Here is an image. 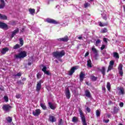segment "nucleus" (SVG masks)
<instances>
[{
	"label": "nucleus",
	"instance_id": "obj_41",
	"mask_svg": "<svg viewBox=\"0 0 125 125\" xmlns=\"http://www.w3.org/2000/svg\"><path fill=\"white\" fill-rule=\"evenodd\" d=\"M91 79L92 81H96L97 80V78L95 77V76H91Z\"/></svg>",
	"mask_w": 125,
	"mask_h": 125
},
{
	"label": "nucleus",
	"instance_id": "obj_18",
	"mask_svg": "<svg viewBox=\"0 0 125 125\" xmlns=\"http://www.w3.org/2000/svg\"><path fill=\"white\" fill-rule=\"evenodd\" d=\"M117 89H118V90H119V94H124V92H125V89H124V88L123 87H118Z\"/></svg>",
	"mask_w": 125,
	"mask_h": 125
},
{
	"label": "nucleus",
	"instance_id": "obj_45",
	"mask_svg": "<svg viewBox=\"0 0 125 125\" xmlns=\"http://www.w3.org/2000/svg\"><path fill=\"white\" fill-rule=\"evenodd\" d=\"M103 122H104L105 123H109V119H107V120L104 119Z\"/></svg>",
	"mask_w": 125,
	"mask_h": 125
},
{
	"label": "nucleus",
	"instance_id": "obj_48",
	"mask_svg": "<svg viewBox=\"0 0 125 125\" xmlns=\"http://www.w3.org/2000/svg\"><path fill=\"white\" fill-rule=\"evenodd\" d=\"M89 54V52H87L85 54V57H86V56H88Z\"/></svg>",
	"mask_w": 125,
	"mask_h": 125
},
{
	"label": "nucleus",
	"instance_id": "obj_28",
	"mask_svg": "<svg viewBox=\"0 0 125 125\" xmlns=\"http://www.w3.org/2000/svg\"><path fill=\"white\" fill-rule=\"evenodd\" d=\"M41 106L43 110H46V105H45V104L41 103Z\"/></svg>",
	"mask_w": 125,
	"mask_h": 125
},
{
	"label": "nucleus",
	"instance_id": "obj_16",
	"mask_svg": "<svg viewBox=\"0 0 125 125\" xmlns=\"http://www.w3.org/2000/svg\"><path fill=\"white\" fill-rule=\"evenodd\" d=\"M48 105L50 109H52V110H55V108H56V106H55V105L53 104L51 102L48 103Z\"/></svg>",
	"mask_w": 125,
	"mask_h": 125
},
{
	"label": "nucleus",
	"instance_id": "obj_9",
	"mask_svg": "<svg viewBox=\"0 0 125 125\" xmlns=\"http://www.w3.org/2000/svg\"><path fill=\"white\" fill-rule=\"evenodd\" d=\"M0 28L1 29H4L5 30H7L8 27H7V24L4 22H1L0 21Z\"/></svg>",
	"mask_w": 125,
	"mask_h": 125
},
{
	"label": "nucleus",
	"instance_id": "obj_40",
	"mask_svg": "<svg viewBox=\"0 0 125 125\" xmlns=\"http://www.w3.org/2000/svg\"><path fill=\"white\" fill-rule=\"evenodd\" d=\"M4 99L6 102H8V97L7 96H4Z\"/></svg>",
	"mask_w": 125,
	"mask_h": 125
},
{
	"label": "nucleus",
	"instance_id": "obj_2",
	"mask_svg": "<svg viewBox=\"0 0 125 125\" xmlns=\"http://www.w3.org/2000/svg\"><path fill=\"white\" fill-rule=\"evenodd\" d=\"M26 56H27V52L23 51H21L18 54L15 55L14 57L18 59H21L22 58H24Z\"/></svg>",
	"mask_w": 125,
	"mask_h": 125
},
{
	"label": "nucleus",
	"instance_id": "obj_53",
	"mask_svg": "<svg viewBox=\"0 0 125 125\" xmlns=\"http://www.w3.org/2000/svg\"><path fill=\"white\" fill-rule=\"evenodd\" d=\"M62 122V119H61L60 122H59V124L60 125H61V123Z\"/></svg>",
	"mask_w": 125,
	"mask_h": 125
},
{
	"label": "nucleus",
	"instance_id": "obj_37",
	"mask_svg": "<svg viewBox=\"0 0 125 125\" xmlns=\"http://www.w3.org/2000/svg\"><path fill=\"white\" fill-rule=\"evenodd\" d=\"M20 45L18 44H17L14 46L13 49H17V48H20Z\"/></svg>",
	"mask_w": 125,
	"mask_h": 125
},
{
	"label": "nucleus",
	"instance_id": "obj_33",
	"mask_svg": "<svg viewBox=\"0 0 125 125\" xmlns=\"http://www.w3.org/2000/svg\"><path fill=\"white\" fill-rule=\"evenodd\" d=\"M100 42H101V41H100V40H99V39L97 40L96 42L95 45L96 46H98V45H99Z\"/></svg>",
	"mask_w": 125,
	"mask_h": 125
},
{
	"label": "nucleus",
	"instance_id": "obj_26",
	"mask_svg": "<svg viewBox=\"0 0 125 125\" xmlns=\"http://www.w3.org/2000/svg\"><path fill=\"white\" fill-rule=\"evenodd\" d=\"M87 67H89V68H91V67H92V63H91V61L90 60H88L87 61Z\"/></svg>",
	"mask_w": 125,
	"mask_h": 125
},
{
	"label": "nucleus",
	"instance_id": "obj_38",
	"mask_svg": "<svg viewBox=\"0 0 125 125\" xmlns=\"http://www.w3.org/2000/svg\"><path fill=\"white\" fill-rule=\"evenodd\" d=\"M102 33H107L108 32V30L106 29V28H104L101 31Z\"/></svg>",
	"mask_w": 125,
	"mask_h": 125
},
{
	"label": "nucleus",
	"instance_id": "obj_52",
	"mask_svg": "<svg viewBox=\"0 0 125 125\" xmlns=\"http://www.w3.org/2000/svg\"><path fill=\"white\" fill-rule=\"evenodd\" d=\"M106 116L107 117V118H110V117H111V115H110V114H107V115H106Z\"/></svg>",
	"mask_w": 125,
	"mask_h": 125
},
{
	"label": "nucleus",
	"instance_id": "obj_23",
	"mask_svg": "<svg viewBox=\"0 0 125 125\" xmlns=\"http://www.w3.org/2000/svg\"><path fill=\"white\" fill-rule=\"evenodd\" d=\"M68 37H65L63 38H60L59 39V41H62V42H68Z\"/></svg>",
	"mask_w": 125,
	"mask_h": 125
},
{
	"label": "nucleus",
	"instance_id": "obj_39",
	"mask_svg": "<svg viewBox=\"0 0 125 125\" xmlns=\"http://www.w3.org/2000/svg\"><path fill=\"white\" fill-rule=\"evenodd\" d=\"M106 45L103 44L101 47V50H103V49L106 48Z\"/></svg>",
	"mask_w": 125,
	"mask_h": 125
},
{
	"label": "nucleus",
	"instance_id": "obj_36",
	"mask_svg": "<svg viewBox=\"0 0 125 125\" xmlns=\"http://www.w3.org/2000/svg\"><path fill=\"white\" fill-rule=\"evenodd\" d=\"M20 43L21 45V46H22L23 44H24V42L23 41V39L22 38L20 39Z\"/></svg>",
	"mask_w": 125,
	"mask_h": 125
},
{
	"label": "nucleus",
	"instance_id": "obj_58",
	"mask_svg": "<svg viewBox=\"0 0 125 125\" xmlns=\"http://www.w3.org/2000/svg\"><path fill=\"white\" fill-rule=\"evenodd\" d=\"M1 43V42H0V44Z\"/></svg>",
	"mask_w": 125,
	"mask_h": 125
},
{
	"label": "nucleus",
	"instance_id": "obj_31",
	"mask_svg": "<svg viewBox=\"0 0 125 125\" xmlns=\"http://www.w3.org/2000/svg\"><path fill=\"white\" fill-rule=\"evenodd\" d=\"M6 120L8 123H11V122H12V118L10 117H7Z\"/></svg>",
	"mask_w": 125,
	"mask_h": 125
},
{
	"label": "nucleus",
	"instance_id": "obj_56",
	"mask_svg": "<svg viewBox=\"0 0 125 125\" xmlns=\"http://www.w3.org/2000/svg\"><path fill=\"white\" fill-rule=\"evenodd\" d=\"M28 64H29V65H31V63H29Z\"/></svg>",
	"mask_w": 125,
	"mask_h": 125
},
{
	"label": "nucleus",
	"instance_id": "obj_43",
	"mask_svg": "<svg viewBox=\"0 0 125 125\" xmlns=\"http://www.w3.org/2000/svg\"><path fill=\"white\" fill-rule=\"evenodd\" d=\"M16 97L18 99H19V98H20V97H21V95L18 94L16 95Z\"/></svg>",
	"mask_w": 125,
	"mask_h": 125
},
{
	"label": "nucleus",
	"instance_id": "obj_27",
	"mask_svg": "<svg viewBox=\"0 0 125 125\" xmlns=\"http://www.w3.org/2000/svg\"><path fill=\"white\" fill-rule=\"evenodd\" d=\"M106 87L109 91L111 90V84L110 83V82L107 83Z\"/></svg>",
	"mask_w": 125,
	"mask_h": 125
},
{
	"label": "nucleus",
	"instance_id": "obj_59",
	"mask_svg": "<svg viewBox=\"0 0 125 125\" xmlns=\"http://www.w3.org/2000/svg\"><path fill=\"white\" fill-rule=\"evenodd\" d=\"M119 125H123V124H120Z\"/></svg>",
	"mask_w": 125,
	"mask_h": 125
},
{
	"label": "nucleus",
	"instance_id": "obj_29",
	"mask_svg": "<svg viewBox=\"0 0 125 125\" xmlns=\"http://www.w3.org/2000/svg\"><path fill=\"white\" fill-rule=\"evenodd\" d=\"M113 56L114 57H115V58H117V59H119L120 57L119 56V53L115 52H113Z\"/></svg>",
	"mask_w": 125,
	"mask_h": 125
},
{
	"label": "nucleus",
	"instance_id": "obj_11",
	"mask_svg": "<svg viewBox=\"0 0 125 125\" xmlns=\"http://www.w3.org/2000/svg\"><path fill=\"white\" fill-rule=\"evenodd\" d=\"M3 110H4V111H9L10 109H11V106L9 105H7L5 104L3 106Z\"/></svg>",
	"mask_w": 125,
	"mask_h": 125
},
{
	"label": "nucleus",
	"instance_id": "obj_60",
	"mask_svg": "<svg viewBox=\"0 0 125 125\" xmlns=\"http://www.w3.org/2000/svg\"><path fill=\"white\" fill-rule=\"evenodd\" d=\"M87 84V83H86Z\"/></svg>",
	"mask_w": 125,
	"mask_h": 125
},
{
	"label": "nucleus",
	"instance_id": "obj_42",
	"mask_svg": "<svg viewBox=\"0 0 125 125\" xmlns=\"http://www.w3.org/2000/svg\"><path fill=\"white\" fill-rule=\"evenodd\" d=\"M103 41L104 42H105V43H107L108 42V39L106 38H104L103 39Z\"/></svg>",
	"mask_w": 125,
	"mask_h": 125
},
{
	"label": "nucleus",
	"instance_id": "obj_54",
	"mask_svg": "<svg viewBox=\"0 0 125 125\" xmlns=\"http://www.w3.org/2000/svg\"><path fill=\"white\" fill-rule=\"evenodd\" d=\"M78 39H79V40H82V39H83V37H78Z\"/></svg>",
	"mask_w": 125,
	"mask_h": 125
},
{
	"label": "nucleus",
	"instance_id": "obj_7",
	"mask_svg": "<svg viewBox=\"0 0 125 125\" xmlns=\"http://www.w3.org/2000/svg\"><path fill=\"white\" fill-rule=\"evenodd\" d=\"M114 64H115V61H110L109 65L108 67L107 72H109V71H111V70L113 69Z\"/></svg>",
	"mask_w": 125,
	"mask_h": 125
},
{
	"label": "nucleus",
	"instance_id": "obj_49",
	"mask_svg": "<svg viewBox=\"0 0 125 125\" xmlns=\"http://www.w3.org/2000/svg\"><path fill=\"white\" fill-rule=\"evenodd\" d=\"M120 107H124V103H120Z\"/></svg>",
	"mask_w": 125,
	"mask_h": 125
},
{
	"label": "nucleus",
	"instance_id": "obj_12",
	"mask_svg": "<svg viewBox=\"0 0 125 125\" xmlns=\"http://www.w3.org/2000/svg\"><path fill=\"white\" fill-rule=\"evenodd\" d=\"M43 68L42 69V72H44V74H46V75H50V73H49V71H46V66L43 65L42 66Z\"/></svg>",
	"mask_w": 125,
	"mask_h": 125
},
{
	"label": "nucleus",
	"instance_id": "obj_34",
	"mask_svg": "<svg viewBox=\"0 0 125 125\" xmlns=\"http://www.w3.org/2000/svg\"><path fill=\"white\" fill-rule=\"evenodd\" d=\"M101 114V112L100 110H96V116L97 117H100V115Z\"/></svg>",
	"mask_w": 125,
	"mask_h": 125
},
{
	"label": "nucleus",
	"instance_id": "obj_32",
	"mask_svg": "<svg viewBox=\"0 0 125 125\" xmlns=\"http://www.w3.org/2000/svg\"><path fill=\"white\" fill-rule=\"evenodd\" d=\"M108 23H102L101 22H99V25L100 27H104L105 26H107Z\"/></svg>",
	"mask_w": 125,
	"mask_h": 125
},
{
	"label": "nucleus",
	"instance_id": "obj_44",
	"mask_svg": "<svg viewBox=\"0 0 125 125\" xmlns=\"http://www.w3.org/2000/svg\"><path fill=\"white\" fill-rule=\"evenodd\" d=\"M21 73H19L17 75H14L15 77H16V76H18V77H21Z\"/></svg>",
	"mask_w": 125,
	"mask_h": 125
},
{
	"label": "nucleus",
	"instance_id": "obj_51",
	"mask_svg": "<svg viewBox=\"0 0 125 125\" xmlns=\"http://www.w3.org/2000/svg\"><path fill=\"white\" fill-rule=\"evenodd\" d=\"M37 78H38V79L41 78V75L40 74H37Z\"/></svg>",
	"mask_w": 125,
	"mask_h": 125
},
{
	"label": "nucleus",
	"instance_id": "obj_22",
	"mask_svg": "<svg viewBox=\"0 0 125 125\" xmlns=\"http://www.w3.org/2000/svg\"><path fill=\"white\" fill-rule=\"evenodd\" d=\"M29 11L30 14H32V15H34L35 14V13L36 12V10H35V9L32 8L29 9Z\"/></svg>",
	"mask_w": 125,
	"mask_h": 125
},
{
	"label": "nucleus",
	"instance_id": "obj_46",
	"mask_svg": "<svg viewBox=\"0 0 125 125\" xmlns=\"http://www.w3.org/2000/svg\"><path fill=\"white\" fill-rule=\"evenodd\" d=\"M43 83V80H40L38 83H40V84H42Z\"/></svg>",
	"mask_w": 125,
	"mask_h": 125
},
{
	"label": "nucleus",
	"instance_id": "obj_35",
	"mask_svg": "<svg viewBox=\"0 0 125 125\" xmlns=\"http://www.w3.org/2000/svg\"><path fill=\"white\" fill-rule=\"evenodd\" d=\"M72 122L73 123H77V122H78V117H74L72 118Z\"/></svg>",
	"mask_w": 125,
	"mask_h": 125
},
{
	"label": "nucleus",
	"instance_id": "obj_25",
	"mask_svg": "<svg viewBox=\"0 0 125 125\" xmlns=\"http://www.w3.org/2000/svg\"><path fill=\"white\" fill-rule=\"evenodd\" d=\"M18 32H19V29H17L15 30L12 32V38H13V37H14V36H15V35H16V34H17V33H18Z\"/></svg>",
	"mask_w": 125,
	"mask_h": 125
},
{
	"label": "nucleus",
	"instance_id": "obj_57",
	"mask_svg": "<svg viewBox=\"0 0 125 125\" xmlns=\"http://www.w3.org/2000/svg\"><path fill=\"white\" fill-rule=\"evenodd\" d=\"M104 19H105L106 20V19H107L106 18H104Z\"/></svg>",
	"mask_w": 125,
	"mask_h": 125
},
{
	"label": "nucleus",
	"instance_id": "obj_14",
	"mask_svg": "<svg viewBox=\"0 0 125 125\" xmlns=\"http://www.w3.org/2000/svg\"><path fill=\"white\" fill-rule=\"evenodd\" d=\"M84 77H85V74H84L83 72H81L80 74V81L83 82V79H84Z\"/></svg>",
	"mask_w": 125,
	"mask_h": 125
},
{
	"label": "nucleus",
	"instance_id": "obj_10",
	"mask_svg": "<svg viewBox=\"0 0 125 125\" xmlns=\"http://www.w3.org/2000/svg\"><path fill=\"white\" fill-rule=\"evenodd\" d=\"M65 96L67 99H70L71 97V93H70V90L68 88H66L65 90Z\"/></svg>",
	"mask_w": 125,
	"mask_h": 125
},
{
	"label": "nucleus",
	"instance_id": "obj_20",
	"mask_svg": "<svg viewBox=\"0 0 125 125\" xmlns=\"http://www.w3.org/2000/svg\"><path fill=\"white\" fill-rule=\"evenodd\" d=\"M41 88H42V84H40L39 83H37V86H36V90L37 91H40L41 90Z\"/></svg>",
	"mask_w": 125,
	"mask_h": 125
},
{
	"label": "nucleus",
	"instance_id": "obj_47",
	"mask_svg": "<svg viewBox=\"0 0 125 125\" xmlns=\"http://www.w3.org/2000/svg\"><path fill=\"white\" fill-rule=\"evenodd\" d=\"M86 111L87 112H88V113H90V108H89V107H87Z\"/></svg>",
	"mask_w": 125,
	"mask_h": 125
},
{
	"label": "nucleus",
	"instance_id": "obj_21",
	"mask_svg": "<svg viewBox=\"0 0 125 125\" xmlns=\"http://www.w3.org/2000/svg\"><path fill=\"white\" fill-rule=\"evenodd\" d=\"M0 19H2V20H7V17L4 15H1L0 14Z\"/></svg>",
	"mask_w": 125,
	"mask_h": 125
},
{
	"label": "nucleus",
	"instance_id": "obj_55",
	"mask_svg": "<svg viewBox=\"0 0 125 125\" xmlns=\"http://www.w3.org/2000/svg\"><path fill=\"white\" fill-rule=\"evenodd\" d=\"M88 1H92L93 0H87Z\"/></svg>",
	"mask_w": 125,
	"mask_h": 125
},
{
	"label": "nucleus",
	"instance_id": "obj_13",
	"mask_svg": "<svg viewBox=\"0 0 125 125\" xmlns=\"http://www.w3.org/2000/svg\"><path fill=\"white\" fill-rule=\"evenodd\" d=\"M56 121V118L53 116L50 115L49 117V122L54 123Z\"/></svg>",
	"mask_w": 125,
	"mask_h": 125
},
{
	"label": "nucleus",
	"instance_id": "obj_24",
	"mask_svg": "<svg viewBox=\"0 0 125 125\" xmlns=\"http://www.w3.org/2000/svg\"><path fill=\"white\" fill-rule=\"evenodd\" d=\"M7 51H8V48H4L1 50V53H2V54H5Z\"/></svg>",
	"mask_w": 125,
	"mask_h": 125
},
{
	"label": "nucleus",
	"instance_id": "obj_15",
	"mask_svg": "<svg viewBox=\"0 0 125 125\" xmlns=\"http://www.w3.org/2000/svg\"><path fill=\"white\" fill-rule=\"evenodd\" d=\"M91 49H92V51H93V52H94V53L95 54L96 56H97V55H98V51H97V49H96V48H95L94 46H92Z\"/></svg>",
	"mask_w": 125,
	"mask_h": 125
},
{
	"label": "nucleus",
	"instance_id": "obj_6",
	"mask_svg": "<svg viewBox=\"0 0 125 125\" xmlns=\"http://www.w3.org/2000/svg\"><path fill=\"white\" fill-rule=\"evenodd\" d=\"M118 72L119 73V75H120L121 77H123L124 75V72L123 71V64H119L118 67Z\"/></svg>",
	"mask_w": 125,
	"mask_h": 125
},
{
	"label": "nucleus",
	"instance_id": "obj_30",
	"mask_svg": "<svg viewBox=\"0 0 125 125\" xmlns=\"http://www.w3.org/2000/svg\"><path fill=\"white\" fill-rule=\"evenodd\" d=\"M105 67L103 66L101 69V72L103 74V76H105Z\"/></svg>",
	"mask_w": 125,
	"mask_h": 125
},
{
	"label": "nucleus",
	"instance_id": "obj_3",
	"mask_svg": "<svg viewBox=\"0 0 125 125\" xmlns=\"http://www.w3.org/2000/svg\"><path fill=\"white\" fill-rule=\"evenodd\" d=\"M79 114L80 115L82 122L83 123V125H87L86 122L85 121V117H84V115H83V110H82V109L79 108Z\"/></svg>",
	"mask_w": 125,
	"mask_h": 125
},
{
	"label": "nucleus",
	"instance_id": "obj_17",
	"mask_svg": "<svg viewBox=\"0 0 125 125\" xmlns=\"http://www.w3.org/2000/svg\"><path fill=\"white\" fill-rule=\"evenodd\" d=\"M0 9L1 8H3L4 6H5V2L3 0H0Z\"/></svg>",
	"mask_w": 125,
	"mask_h": 125
},
{
	"label": "nucleus",
	"instance_id": "obj_1",
	"mask_svg": "<svg viewBox=\"0 0 125 125\" xmlns=\"http://www.w3.org/2000/svg\"><path fill=\"white\" fill-rule=\"evenodd\" d=\"M64 55H65V51L64 50H62L61 52L57 51L53 53V57H55L57 59L62 57V56H64Z\"/></svg>",
	"mask_w": 125,
	"mask_h": 125
},
{
	"label": "nucleus",
	"instance_id": "obj_19",
	"mask_svg": "<svg viewBox=\"0 0 125 125\" xmlns=\"http://www.w3.org/2000/svg\"><path fill=\"white\" fill-rule=\"evenodd\" d=\"M85 96H86V97H88L89 98H90V97H91V95H90V92H89V91L86 90L85 91Z\"/></svg>",
	"mask_w": 125,
	"mask_h": 125
},
{
	"label": "nucleus",
	"instance_id": "obj_5",
	"mask_svg": "<svg viewBox=\"0 0 125 125\" xmlns=\"http://www.w3.org/2000/svg\"><path fill=\"white\" fill-rule=\"evenodd\" d=\"M45 22H47L48 23H51V24H58L59 22L56 21L51 19H46L45 20Z\"/></svg>",
	"mask_w": 125,
	"mask_h": 125
},
{
	"label": "nucleus",
	"instance_id": "obj_50",
	"mask_svg": "<svg viewBox=\"0 0 125 125\" xmlns=\"http://www.w3.org/2000/svg\"><path fill=\"white\" fill-rule=\"evenodd\" d=\"M84 7H87V6H88V3H85L84 4Z\"/></svg>",
	"mask_w": 125,
	"mask_h": 125
},
{
	"label": "nucleus",
	"instance_id": "obj_8",
	"mask_svg": "<svg viewBox=\"0 0 125 125\" xmlns=\"http://www.w3.org/2000/svg\"><path fill=\"white\" fill-rule=\"evenodd\" d=\"M32 114L34 116H35V117H38V116H40V114H41V109H36L35 110L33 111Z\"/></svg>",
	"mask_w": 125,
	"mask_h": 125
},
{
	"label": "nucleus",
	"instance_id": "obj_4",
	"mask_svg": "<svg viewBox=\"0 0 125 125\" xmlns=\"http://www.w3.org/2000/svg\"><path fill=\"white\" fill-rule=\"evenodd\" d=\"M79 66H75L71 68V70L68 72V75L70 76L73 75L75 73V70H77L79 69Z\"/></svg>",
	"mask_w": 125,
	"mask_h": 125
}]
</instances>
